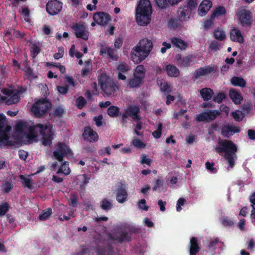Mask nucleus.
I'll use <instances>...</instances> for the list:
<instances>
[{"label":"nucleus","mask_w":255,"mask_h":255,"mask_svg":"<svg viewBox=\"0 0 255 255\" xmlns=\"http://www.w3.org/2000/svg\"><path fill=\"white\" fill-rule=\"evenodd\" d=\"M53 155L55 159L59 161H62L64 156H70L72 155V152L69 147L64 143H59L53 152Z\"/></svg>","instance_id":"nucleus-11"},{"label":"nucleus","mask_w":255,"mask_h":255,"mask_svg":"<svg viewBox=\"0 0 255 255\" xmlns=\"http://www.w3.org/2000/svg\"><path fill=\"white\" fill-rule=\"evenodd\" d=\"M69 55L71 57H76L78 59H80L83 56V54L75 49V45H72L69 50Z\"/></svg>","instance_id":"nucleus-39"},{"label":"nucleus","mask_w":255,"mask_h":255,"mask_svg":"<svg viewBox=\"0 0 255 255\" xmlns=\"http://www.w3.org/2000/svg\"><path fill=\"white\" fill-rule=\"evenodd\" d=\"M20 91L11 88H5L1 90L0 99L8 105L14 104L18 102Z\"/></svg>","instance_id":"nucleus-6"},{"label":"nucleus","mask_w":255,"mask_h":255,"mask_svg":"<svg viewBox=\"0 0 255 255\" xmlns=\"http://www.w3.org/2000/svg\"><path fill=\"white\" fill-rule=\"evenodd\" d=\"M212 18L209 19H207L204 21L203 23V28L205 30H207L210 28L213 24V21Z\"/></svg>","instance_id":"nucleus-53"},{"label":"nucleus","mask_w":255,"mask_h":255,"mask_svg":"<svg viewBox=\"0 0 255 255\" xmlns=\"http://www.w3.org/2000/svg\"><path fill=\"white\" fill-rule=\"evenodd\" d=\"M86 103V100L83 97H79L76 101V106L79 109H82Z\"/></svg>","instance_id":"nucleus-43"},{"label":"nucleus","mask_w":255,"mask_h":255,"mask_svg":"<svg viewBox=\"0 0 255 255\" xmlns=\"http://www.w3.org/2000/svg\"><path fill=\"white\" fill-rule=\"evenodd\" d=\"M200 93L204 101L210 100L213 95V91L209 88H204L200 90Z\"/></svg>","instance_id":"nucleus-29"},{"label":"nucleus","mask_w":255,"mask_h":255,"mask_svg":"<svg viewBox=\"0 0 255 255\" xmlns=\"http://www.w3.org/2000/svg\"><path fill=\"white\" fill-rule=\"evenodd\" d=\"M158 84L160 85V89L162 91H168L170 87L167 82L163 80H159Z\"/></svg>","instance_id":"nucleus-44"},{"label":"nucleus","mask_w":255,"mask_h":255,"mask_svg":"<svg viewBox=\"0 0 255 255\" xmlns=\"http://www.w3.org/2000/svg\"><path fill=\"white\" fill-rule=\"evenodd\" d=\"M233 118L237 121H240L243 118V115L242 112L240 111H236L232 113Z\"/></svg>","instance_id":"nucleus-45"},{"label":"nucleus","mask_w":255,"mask_h":255,"mask_svg":"<svg viewBox=\"0 0 255 255\" xmlns=\"http://www.w3.org/2000/svg\"><path fill=\"white\" fill-rule=\"evenodd\" d=\"M221 45L216 41H212L210 45V49L213 51H216L220 49Z\"/></svg>","instance_id":"nucleus-46"},{"label":"nucleus","mask_w":255,"mask_h":255,"mask_svg":"<svg viewBox=\"0 0 255 255\" xmlns=\"http://www.w3.org/2000/svg\"><path fill=\"white\" fill-rule=\"evenodd\" d=\"M30 176L31 175H28L26 177L22 175L20 176V178L22 180L23 185L29 189H31L32 187V183Z\"/></svg>","instance_id":"nucleus-37"},{"label":"nucleus","mask_w":255,"mask_h":255,"mask_svg":"<svg viewBox=\"0 0 255 255\" xmlns=\"http://www.w3.org/2000/svg\"><path fill=\"white\" fill-rule=\"evenodd\" d=\"M212 5V2L209 0H204L200 4L198 14L201 16L205 15Z\"/></svg>","instance_id":"nucleus-23"},{"label":"nucleus","mask_w":255,"mask_h":255,"mask_svg":"<svg viewBox=\"0 0 255 255\" xmlns=\"http://www.w3.org/2000/svg\"><path fill=\"white\" fill-rule=\"evenodd\" d=\"M190 255H196L200 251V247L198 244L197 239L192 238L190 240Z\"/></svg>","instance_id":"nucleus-26"},{"label":"nucleus","mask_w":255,"mask_h":255,"mask_svg":"<svg viewBox=\"0 0 255 255\" xmlns=\"http://www.w3.org/2000/svg\"><path fill=\"white\" fill-rule=\"evenodd\" d=\"M99 83L103 91L107 95H114L117 86L111 78L105 74H102L99 78Z\"/></svg>","instance_id":"nucleus-5"},{"label":"nucleus","mask_w":255,"mask_h":255,"mask_svg":"<svg viewBox=\"0 0 255 255\" xmlns=\"http://www.w3.org/2000/svg\"><path fill=\"white\" fill-rule=\"evenodd\" d=\"M219 146L214 148L215 151L221 154L225 152L224 158L228 163V170L232 169L235 165V161L237 158L236 152L237 147L232 141L229 140L219 139Z\"/></svg>","instance_id":"nucleus-3"},{"label":"nucleus","mask_w":255,"mask_h":255,"mask_svg":"<svg viewBox=\"0 0 255 255\" xmlns=\"http://www.w3.org/2000/svg\"><path fill=\"white\" fill-rule=\"evenodd\" d=\"M225 97L226 96L224 93H219L214 98V101L218 103H220Z\"/></svg>","instance_id":"nucleus-52"},{"label":"nucleus","mask_w":255,"mask_h":255,"mask_svg":"<svg viewBox=\"0 0 255 255\" xmlns=\"http://www.w3.org/2000/svg\"><path fill=\"white\" fill-rule=\"evenodd\" d=\"M170 42L174 46L181 50H185L188 46L187 43L180 38L172 37Z\"/></svg>","instance_id":"nucleus-24"},{"label":"nucleus","mask_w":255,"mask_h":255,"mask_svg":"<svg viewBox=\"0 0 255 255\" xmlns=\"http://www.w3.org/2000/svg\"><path fill=\"white\" fill-rule=\"evenodd\" d=\"M132 143L134 146L138 148H143L145 147V144L137 138H134Z\"/></svg>","instance_id":"nucleus-42"},{"label":"nucleus","mask_w":255,"mask_h":255,"mask_svg":"<svg viewBox=\"0 0 255 255\" xmlns=\"http://www.w3.org/2000/svg\"><path fill=\"white\" fill-rule=\"evenodd\" d=\"M219 114L218 111H208L196 116V119L198 122H209L214 120L217 115Z\"/></svg>","instance_id":"nucleus-14"},{"label":"nucleus","mask_w":255,"mask_h":255,"mask_svg":"<svg viewBox=\"0 0 255 255\" xmlns=\"http://www.w3.org/2000/svg\"><path fill=\"white\" fill-rule=\"evenodd\" d=\"M129 66L126 62H120L116 69L118 79L119 80H126L127 77L125 74L129 71Z\"/></svg>","instance_id":"nucleus-18"},{"label":"nucleus","mask_w":255,"mask_h":255,"mask_svg":"<svg viewBox=\"0 0 255 255\" xmlns=\"http://www.w3.org/2000/svg\"><path fill=\"white\" fill-rule=\"evenodd\" d=\"M15 134L20 139L30 141H37L39 137L42 144L47 146L51 143L53 133L50 125L38 124L32 126L26 122L19 121L16 125Z\"/></svg>","instance_id":"nucleus-1"},{"label":"nucleus","mask_w":255,"mask_h":255,"mask_svg":"<svg viewBox=\"0 0 255 255\" xmlns=\"http://www.w3.org/2000/svg\"><path fill=\"white\" fill-rule=\"evenodd\" d=\"M141 163L146 164L148 165H150L151 162V160L147 157L145 154H141Z\"/></svg>","instance_id":"nucleus-55"},{"label":"nucleus","mask_w":255,"mask_h":255,"mask_svg":"<svg viewBox=\"0 0 255 255\" xmlns=\"http://www.w3.org/2000/svg\"><path fill=\"white\" fill-rule=\"evenodd\" d=\"M110 47L106 45L101 44L100 46V53L101 55H104L107 53Z\"/></svg>","instance_id":"nucleus-63"},{"label":"nucleus","mask_w":255,"mask_h":255,"mask_svg":"<svg viewBox=\"0 0 255 255\" xmlns=\"http://www.w3.org/2000/svg\"><path fill=\"white\" fill-rule=\"evenodd\" d=\"M31 52L33 57H35L40 52L39 48L35 44L31 45Z\"/></svg>","instance_id":"nucleus-56"},{"label":"nucleus","mask_w":255,"mask_h":255,"mask_svg":"<svg viewBox=\"0 0 255 255\" xmlns=\"http://www.w3.org/2000/svg\"><path fill=\"white\" fill-rule=\"evenodd\" d=\"M156 4L161 8H166L168 5L167 0H155Z\"/></svg>","instance_id":"nucleus-49"},{"label":"nucleus","mask_w":255,"mask_h":255,"mask_svg":"<svg viewBox=\"0 0 255 255\" xmlns=\"http://www.w3.org/2000/svg\"><path fill=\"white\" fill-rule=\"evenodd\" d=\"M219 241L217 239H214L210 241L209 245L208 246L209 249L210 250H214L217 245L218 244Z\"/></svg>","instance_id":"nucleus-64"},{"label":"nucleus","mask_w":255,"mask_h":255,"mask_svg":"<svg viewBox=\"0 0 255 255\" xmlns=\"http://www.w3.org/2000/svg\"><path fill=\"white\" fill-rule=\"evenodd\" d=\"M214 37L219 40L223 41L226 39V34L224 30L221 28H216L214 32Z\"/></svg>","instance_id":"nucleus-31"},{"label":"nucleus","mask_w":255,"mask_h":255,"mask_svg":"<svg viewBox=\"0 0 255 255\" xmlns=\"http://www.w3.org/2000/svg\"><path fill=\"white\" fill-rule=\"evenodd\" d=\"M153 47L151 40L144 37L141 39L130 52L131 60L135 64L143 61L150 54Z\"/></svg>","instance_id":"nucleus-2"},{"label":"nucleus","mask_w":255,"mask_h":255,"mask_svg":"<svg viewBox=\"0 0 255 255\" xmlns=\"http://www.w3.org/2000/svg\"><path fill=\"white\" fill-rule=\"evenodd\" d=\"M52 214V209L48 208L42 211V213L39 215L38 218L40 221H44L47 220Z\"/></svg>","instance_id":"nucleus-38"},{"label":"nucleus","mask_w":255,"mask_h":255,"mask_svg":"<svg viewBox=\"0 0 255 255\" xmlns=\"http://www.w3.org/2000/svg\"><path fill=\"white\" fill-rule=\"evenodd\" d=\"M102 120L103 116L102 115H100L97 117L94 118V121L97 127H100L102 125Z\"/></svg>","instance_id":"nucleus-61"},{"label":"nucleus","mask_w":255,"mask_h":255,"mask_svg":"<svg viewBox=\"0 0 255 255\" xmlns=\"http://www.w3.org/2000/svg\"><path fill=\"white\" fill-rule=\"evenodd\" d=\"M12 185L9 182H6L2 185V190L6 193L9 192L12 188Z\"/></svg>","instance_id":"nucleus-62"},{"label":"nucleus","mask_w":255,"mask_h":255,"mask_svg":"<svg viewBox=\"0 0 255 255\" xmlns=\"http://www.w3.org/2000/svg\"><path fill=\"white\" fill-rule=\"evenodd\" d=\"M250 201L252 203V210L251 214V218L253 223L255 224V193L251 196Z\"/></svg>","instance_id":"nucleus-35"},{"label":"nucleus","mask_w":255,"mask_h":255,"mask_svg":"<svg viewBox=\"0 0 255 255\" xmlns=\"http://www.w3.org/2000/svg\"><path fill=\"white\" fill-rule=\"evenodd\" d=\"M83 136L85 140L89 142H95L98 139V135L97 132L94 131L90 127L85 128L83 133Z\"/></svg>","instance_id":"nucleus-20"},{"label":"nucleus","mask_w":255,"mask_h":255,"mask_svg":"<svg viewBox=\"0 0 255 255\" xmlns=\"http://www.w3.org/2000/svg\"><path fill=\"white\" fill-rule=\"evenodd\" d=\"M116 197L120 203H124L127 200L128 193L125 186L121 184L116 191Z\"/></svg>","instance_id":"nucleus-19"},{"label":"nucleus","mask_w":255,"mask_h":255,"mask_svg":"<svg viewBox=\"0 0 255 255\" xmlns=\"http://www.w3.org/2000/svg\"><path fill=\"white\" fill-rule=\"evenodd\" d=\"M226 13V9L223 6H219L217 7L214 11L212 16V18H215L223 15H225Z\"/></svg>","instance_id":"nucleus-34"},{"label":"nucleus","mask_w":255,"mask_h":255,"mask_svg":"<svg viewBox=\"0 0 255 255\" xmlns=\"http://www.w3.org/2000/svg\"><path fill=\"white\" fill-rule=\"evenodd\" d=\"M192 55H189L187 56H182L181 54H178L176 55L175 59L177 62V64L180 67H186L190 66L193 63Z\"/></svg>","instance_id":"nucleus-17"},{"label":"nucleus","mask_w":255,"mask_h":255,"mask_svg":"<svg viewBox=\"0 0 255 255\" xmlns=\"http://www.w3.org/2000/svg\"><path fill=\"white\" fill-rule=\"evenodd\" d=\"M93 18L97 24L101 25H106L111 20L110 15L103 12L94 14Z\"/></svg>","instance_id":"nucleus-16"},{"label":"nucleus","mask_w":255,"mask_h":255,"mask_svg":"<svg viewBox=\"0 0 255 255\" xmlns=\"http://www.w3.org/2000/svg\"><path fill=\"white\" fill-rule=\"evenodd\" d=\"M71 170L69 167V163L67 162H63L57 171V174L62 173L68 175L70 173Z\"/></svg>","instance_id":"nucleus-33"},{"label":"nucleus","mask_w":255,"mask_h":255,"mask_svg":"<svg viewBox=\"0 0 255 255\" xmlns=\"http://www.w3.org/2000/svg\"><path fill=\"white\" fill-rule=\"evenodd\" d=\"M152 14L151 4L149 0H140L136 8V21L141 26L147 25Z\"/></svg>","instance_id":"nucleus-4"},{"label":"nucleus","mask_w":255,"mask_h":255,"mask_svg":"<svg viewBox=\"0 0 255 255\" xmlns=\"http://www.w3.org/2000/svg\"><path fill=\"white\" fill-rule=\"evenodd\" d=\"M230 38L232 41L240 43H243L244 41V38L241 31L236 28L231 30Z\"/></svg>","instance_id":"nucleus-22"},{"label":"nucleus","mask_w":255,"mask_h":255,"mask_svg":"<svg viewBox=\"0 0 255 255\" xmlns=\"http://www.w3.org/2000/svg\"><path fill=\"white\" fill-rule=\"evenodd\" d=\"M191 10L188 6H185L182 8L180 9L178 11L179 16L181 19L183 20H186L189 18Z\"/></svg>","instance_id":"nucleus-32"},{"label":"nucleus","mask_w":255,"mask_h":255,"mask_svg":"<svg viewBox=\"0 0 255 255\" xmlns=\"http://www.w3.org/2000/svg\"><path fill=\"white\" fill-rule=\"evenodd\" d=\"M198 4L197 0H188L187 2V5L188 8L191 10L195 8Z\"/></svg>","instance_id":"nucleus-60"},{"label":"nucleus","mask_w":255,"mask_h":255,"mask_svg":"<svg viewBox=\"0 0 255 255\" xmlns=\"http://www.w3.org/2000/svg\"><path fill=\"white\" fill-rule=\"evenodd\" d=\"M62 4L57 0L49 1L46 4V10L50 15L57 14L62 9Z\"/></svg>","instance_id":"nucleus-15"},{"label":"nucleus","mask_w":255,"mask_h":255,"mask_svg":"<svg viewBox=\"0 0 255 255\" xmlns=\"http://www.w3.org/2000/svg\"><path fill=\"white\" fill-rule=\"evenodd\" d=\"M108 114L111 117H116L119 115L120 109L116 106H110L108 109Z\"/></svg>","instance_id":"nucleus-36"},{"label":"nucleus","mask_w":255,"mask_h":255,"mask_svg":"<svg viewBox=\"0 0 255 255\" xmlns=\"http://www.w3.org/2000/svg\"><path fill=\"white\" fill-rule=\"evenodd\" d=\"M231 84L235 86L241 88L245 87L246 85V81L241 77L234 76L231 79Z\"/></svg>","instance_id":"nucleus-30"},{"label":"nucleus","mask_w":255,"mask_h":255,"mask_svg":"<svg viewBox=\"0 0 255 255\" xmlns=\"http://www.w3.org/2000/svg\"><path fill=\"white\" fill-rule=\"evenodd\" d=\"M237 20L243 26H250L252 21L251 12L244 6H241L236 11Z\"/></svg>","instance_id":"nucleus-8"},{"label":"nucleus","mask_w":255,"mask_h":255,"mask_svg":"<svg viewBox=\"0 0 255 255\" xmlns=\"http://www.w3.org/2000/svg\"><path fill=\"white\" fill-rule=\"evenodd\" d=\"M8 206L6 203H4L0 205V216H2L5 214L8 211Z\"/></svg>","instance_id":"nucleus-50"},{"label":"nucleus","mask_w":255,"mask_h":255,"mask_svg":"<svg viewBox=\"0 0 255 255\" xmlns=\"http://www.w3.org/2000/svg\"><path fill=\"white\" fill-rule=\"evenodd\" d=\"M240 129L239 127L234 126H225L222 128V134L227 137H229L235 133L239 132Z\"/></svg>","instance_id":"nucleus-21"},{"label":"nucleus","mask_w":255,"mask_h":255,"mask_svg":"<svg viewBox=\"0 0 255 255\" xmlns=\"http://www.w3.org/2000/svg\"><path fill=\"white\" fill-rule=\"evenodd\" d=\"M163 47H161L160 49V51L161 53L164 54L166 52L167 49H169L171 48V45L169 43H167L166 42H163L162 44Z\"/></svg>","instance_id":"nucleus-59"},{"label":"nucleus","mask_w":255,"mask_h":255,"mask_svg":"<svg viewBox=\"0 0 255 255\" xmlns=\"http://www.w3.org/2000/svg\"><path fill=\"white\" fill-rule=\"evenodd\" d=\"M214 70L213 68L210 67L201 68L196 70L194 73V77L196 79H197L200 77L207 75Z\"/></svg>","instance_id":"nucleus-27"},{"label":"nucleus","mask_w":255,"mask_h":255,"mask_svg":"<svg viewBox=\"0 0 255 255\" xmlns=\"http://www.w3.org/2000/svg\"><path fill=\"white\" fill-rule=\"evenodd\" d=\"M138 206L139 209L144 211H147L148 207L146 205L145 199H141L138 202Z\"/></svg>","instance_id":"nucleus-54"},{"label":"nucleus","mask_w":255,"mask_h":255,"mask_svg":"<svg viewBox=\"0 0 255 255\" xmlns=\"http://www.w3.org/2000/svg\"><path fill=\"white\" fill-rule=\"evenodd\" d=\"M10 129L11 127L7 125L5 116L0 114V142L6 145L10 144L8 135Z\"/></svg>","instance_id":"nucleus-9"},{"label":"nucleus","mask_w":255,"mask_h":255,"mask_svg":"<svg viewBox=\"0 0 255 255\" xmlns=\"http://www.w3.org/2000/svg\"><path fill=\"white\" fill-rule=\"evenodd\" d=\"M101 207L104 210H109L111 209L112 204L111 200L105 199L101 203Z\"/></svg>","instance_id":"nucleus-40"},{"label":"nucleus","mask_w":255,"mask_h":255,"mask_svg":"<svg viewBox=\"0 0 255 255\" xmlns=\"http://www.w3.org/2000/svg\"><path fill=\"white\" fill-rule=\"evenodd\" d=\"M229 96L235 104H240L241 101L243 100L241 94L239 92L234 89L230 90Z\"/></svg>","instance_id":"nucleus-28"},{"label":"nucleus","mask_w":255,"mask_h":255,"mask_svg":"<svg viewBox=\"0 0 255 255\" xmlns=\"http://www.w3.org/2000/svg\"><path fill=\"white\" fill-rule=\"evenodd\" d=\"M64 113V108L61 106H59L55 108L54 115L57 117H61Z\"/></svg>","instance_id":"nucleus-47"},{"label":"nucleus","mask_w":255,"mask_h":255,"mask_svg":"<svg viewBox=\"0 0 255 255\" xmlns=\"http://www.w3.org/2000/svg\"><path fill=\"white\" fill-rule=\"evenodd\" d=\"M165 70L167 74L170 77H177L180 75L179 70L173 65H167L165 67Z\"/></svg>","instance_id":"nucleus-25"},{"label":"nucleus","mask_w":255,"mask_h":255,"mask_svg":"<svg viewBox=\"0 0 255 255\" xmlns=\"http://www.w3.org/2000/svg\"><path fill=\"white\" fill-rule=\"evenodd\" d=\"M162 128V125L161 123H159L158 125L157 129L152 132V135L155 138H159L160 137Z\"/></svg>","instance_id":"nucleus-48"},{"label":"nucleus","mask_w":255,"mask_h":255,"mask_svg":"<svg viewBox=\"0 0 255 255\" xmlns=\"http://www.w3.org/2000/svg\"><path fill=\"white\" fill-rule=\"evenodd\" d=\"M139 112V108L136 106H130L127 108L125 113L122 115L123 120L124 121L128 117H131L134 121H138L140 117L138 115Z\"/></svg>","instance_id":"nucleus-13"},{"label":"nucleus","mask_w":255,"mask_h":255,"mask_svg":"<svg viewBox=\"0 0 255 255\" xmlns=\"http://www.w3.org/2000/svg\"><path fill=\"white\" fill-rule=\"evenodd\" d=\"M185 202V199L183 198H180L177 202L176 210L179 212L181 210V206H183Z\"/></svg>","instance_id":"nucleus-58"},{"label":"nucleus","mask_w":255,"mask_h":255,"mask_svg":"<svg viewBox=\"0 0 255 255\" xmlns=\"http://www.w3.org/2000/svg\"><path fill=\"white\" fill-rule=\"evenodd\" d=\"M74 33L78 38L87 40L89 37V32L86 25L83 23H78L72 26Z\"/></svg>","instance_id":"nucleus-12"},{"label":"nucleus","mask_w":255,"mask_h":255,"mask_svg":"<svg viewBox=\"0 0 255 255\" xmlns=\"http://www.w3.org/2000/svg\"><path fill=\"white\" fill-rule=\"evenodd\" d=\"M92 61L91 60H88L86 62V67L83 68L82 70V75L83 76H86L88 74L91 69Z\"/></svg>","instance_id":"nucleus-41"},{"label":"nucleus","mask_w":255,"mask_h":255,"mask_svg":"<svg viewBox=\"0 0 255 255\" xmlns=\"http://www.w3.org/2000/svg\"><path fill=\"white\" fill-rule=\"evenodd\" d=\"M206 168L210 172L214 173L217 172L216 168L214 167V163L213 162H206L205 163Z\"/></svg>","instance_id":"nucleus-51"},{"label":"nucleus","mask_w":255,"mask_h":255,"mask_svg":"<svg viewBox=\"0 0 255 255\" xmlns=\"http://www.w3.org/2000/svg\"><path fill=\"white\" fill-rule=\"evenodd\" d=\"M145 74V69L144 66L142 65L137 66L133 73V77L129 80V86L131 88L138 86L143 82Z\"/></svg>","instance_id":"nucleus-10"},{"label":"nucleus","mask_w":255,"mask_h":255,"mask_svg":"<svg viewBox=\"0 0 255 255\" xmlns=\"http://www.w3.org/2000/svg\"><path fill=\"white\" fill-rule=\"evenodd\" d=\"M50 103L46 99L37 100L32 106L31 111L37 117L46 114L51 108Z\"/></svg>","instance_id":"nucleus-7"},{"label":"nucleus","mask_w":255,"mask_h":255,"mask_svg":"<svg viewBox=\"0 0 255 255\" xmlns=\"http://www.w3.org/2000/svg\"><path fill=\"white\" fill-rule=\"evenodd\" d=\"M107 54L113 60H117L118 59V56L114 49L110 48Z\"/></svg>","instance_id":"nucleus-57"}]
</instances>
